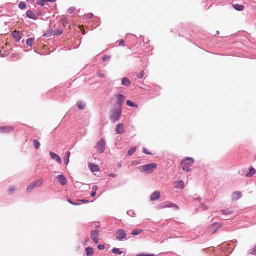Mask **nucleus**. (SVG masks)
Returning a JSON list of instances; mask_svg holds the SVG:
<instances>
[{
	"label": "nucleus",
	"instance_id": "6",
	"mask_svg": "<svg viewBox=\"0 0 256 256\" xmlns=\"http://www.w3.org/2000/svg\"><path fill=\"white\" fill-rule=\"evenodd\" d=\"M116 235V238L118 241H122L127 240L126 233L124 230H118Z\"/></svg>",
	"mask_w": 256,
	"mask_h": 256
},
{
	"label": "nucleus",
	"instance_id": "32",
	"mask_svg": "<svg viewBox=\"0 0 256 256\" xmlns=\"http://www.w3.org/2000/svg\"><path fill=\"white\" fill-rule=\"evenodd\" d=\"M142 232V230H140L138 229H136L132 232V236H137V235L140 234Z\"/></svg>",
	"mask_w": 256,
	"mask_h": 256
},
{
	"label": "nucleus",
	"instance_id": "49",
	"mask_svg": "<svg viewBox=\"0 0 256 256\" xmlns=\"http://www.w3.org/2000/svg\"><path fill=\"white\" fill-rule=\"evenodd\" d=\"M110 56H108L106 55H105L102 57V60L103 61L105 62V61L107 60H108L110 59Z\"/></svg>",
	"mask_w": 256,
	"mask_h": 256
},
{
	"label": "nucleus",
	"instance_id": "2",
	"mask_svg": "<svg viewBox=\"0 0 256 256\" xmlns=\"http://www.w3.org/2000/svg\"><path fill=\"white\" fill-rule=\"evenodd\" d=\"M194 159L191 158H186V159L182 162L180 165L184 171L189 172L190 167L194 164Z\"/></svg>",
	"mask_w": 256,
	"mask_h": 256
},
{
	"label": "nucleus",
	"instance_id": "15",
	"mask_svg": "<svg viewBox=\"0 0 256 256\" xmlns=\"http://www.w3.org/2000/svg\"><path fill=\"white\" fill-rule=\"evenodd\" d=\"M175 208L176 210H178L179 209V206L174 204H173L172 202H169L168 204H166L164 205H163L162 206V208Z\"/></svg>",
	"mask_w": 256,
	"mask_h": 256
},
{
	"label": "nucleus",
	"instance_id": "10",
	"mask_svg": "<svg viewBox=\"0 0 256 256\" xmlns=\"http://www.w3.org/2000/svg\"><path fill=\"white\" fill-rule=\"evenodd\" d=\"M58 182L62 185L65 186L67 184V180L64 176L62 174L58 175L57 176Z\"/></svg>",
	"mask_w": 256,
	"mask_h": 256
},
{
	"label": "nucleus",
	"instance_id": "36",
	"mask_svg": "<svg viewBox=\"0 0 256 256\" xmlns=\"http://www.w3.org/2000/svg\"><path fill=\"white\" fill-rule=\"evenodd\" d=\"M62 22L64 26H66L68 23V20L66 17H64L62 19Z\"/></svg>",
	"mask_w": 256,
	"mask_h": 256
},
{
	"label": "nucleus",
	"instance_id": "45",
	"mask_svg": "<svg viewBox=\"0 0 256 256\" xmlns=\"http://www.w3.org/2000/svg\"><path fill=\"white\" fill-rule=\"evenodd\" d=\"M136 256H154V254H137Z\"/></svg>",
	"mask_w": 256,
	"mask_h": 256
},
{
	"label": "nucleus",
	"instance_id": "13",
	"mask_svg": "<svg viewBox=\"0 0 256 256\" xmlns=\"http://www.w3.org/2000/svg\"><path fill=\"white\" fill-rule=\"evenodd\" d=\"M12 36L17 42H19L22 38L20 32L14 31L12 33Z\"/></svg>",
	"mask_w": 256,
	"mask_h": 256
},
{
	"label": "nucleus",
	"instance_id": "46",
	"mask_svg": "<svg viewBox=\"0 0 256 256\" xmlns=\"http://www.w3.org/2000/svg\"><path fill=\"white\" fill-rule=\"evenodd\" d=\"M46 2H48L47 1H45V0H40V1L39 2L38 4L41 6H44V4H45V3H46Z\"/></svg>",
	"mask_w": 256,
	"mask_h": 256
},
{
	"label": "nucleus",
	"instance_id": "19",
	"mask_svg": "<svg viewBox=\"0 0 256 256\" xmlns=\"http://www.w3.org/2000/svg\"><path fill=\"white\" fill-rule=\"evenodd\" d=\"M122 85L128 87L130 85L131 82L128 78H124L122 80Z\"/></svg>",
	"mask_w": 256,
	"mask_h": 256
},
{
	"label": "nucleus",
	"instance_id": "55",
	"mask_svg": "<svg viewBox=\"0 0 256 256\" xmlns=\"http://www.w3.org/2000/svg\"><path fill=\"white\" fill-rule=\"evenodd\" d=\"M239 174L241 176H244L246 174H245V171L244 170H242L240 171L239 172Z\"/></svg>",
	"mask_w": 256,
	"mask_h": 256
},
{
	"label": "nucleus",
	"instance_id": "11",
	"mask_svg": "<svg viewBox=\"0 0 256 256\" xmlns=\"http://www.w3.org/2000/svg\"><path fill=\"white\" fill-rule=\"evenodd\" d=\"M50 154L52 160H56L59 164H62V160L58 154L52 152H50Z\"/></svg>",
	"mask_w": 256,
	"mask_h": 256
},
{
	"label": "nucleus",
	"instance_id": "28",
	"mask_svg": "<svg viewBox=\"0 0 256 256\" xmlns=\"http://www.w3.org/2000/svg\"><path fill=\"white\" fill-rule=\"evenodd\" d=\"M34 40V39L32 38H28L26 41V45L32 48V46Z\"/></svg>",
	"mask_w": 256,
	"mask_h": 256
},
{
	"label": "nucleus",
	"instance_id": "37",
	"mask_svg": "<svg viewBox=\"0 0 256 256\" xmlns=\"http://www.w3.org/2000/svg\"><path fill=\"white\" fill-rule=\"evenodd\" d=\"M18 8L20 10H24L26 8V4L24 2H20L18 5Z\"/></svg>",
	"mask_w": 256,
	"mask_h": 256
},
{
	"label": "nucleus",
	"instance_id": "24",
	"mask_svg": "<svg viewBox=\"0 0 256 256\" xmlns=\"http://www.w3.org/2000/svg\"><path fill=\"white\" fill-rule=\"evenodd\" d=\"M70 155V152H68L64 157V162L66 165L68 164L69 162Z\"/></svg>",
	"mask_w": 256,
	"mask_h": 256
},
{
	"label": "nucleus",
	"instance_id": "58",
	"mask_svg": "<svg viewBox=\"0 0 256 256\" xmlns=\"http://www.w3.org/2000/svg\"><path fill=\"white\" fill-rule=\"evenodd\" d=\"M124 40H121L120 42V43H119V44L120 45H121V46H124Z\"/></svg>",
	"mask_w": 256,
	"mask_h": 256
},
{
	"label": "nucleus",
	"instance_id": "21",
	"mask_svg": "<svg viewBox=\"0 0 256 256\" xmlns=\"http://www.w3.org/2000/svg\"><path fill=\"white\" fill-rule=\"evenodd\" d=\"M234 8L238 12H241L244 10V6L243 5H240L238 4H233Z\"/></svg>",
	"mask_w": 256,
	"mask_h": 256
},
{
	"label": "nucleus",
	"instance_id": "30",
	"mask_svg": "<svg viewBox=\"0 0 256 256\" xmlns=\"http://www.w3.org/2000/svg\"><path fill=\"white\" fill-rule=\"evenodd\" d=\"M34 144L36 150L38 149L40 146V142L37 140H34Z\"/></svg>",
	"mask_w": 256,
	"mask_h": 256
},
{
	"label": "nucleus",
	"instance_id": "27",
	"mask_svg": "<svg viewBox=\"0 0 256 256\" xmlns=\"http://www.w3.org/2000/svg\"><path fill=\"white\" fill-rule=\"evenodd\" d=\"M112 252L117 255H120L123 254V252L120 250V248H114L112 250Z\"/></svg>",
	"mask_w": 256,
	"mask_h": 256
},
{
	"label": "nucleus",
	"instance_id": "8",
	"mask_svg": "<svg viewBox=\"0 0 256 256\" xmlns=\"http://www.w3.org/2000/svg\"><path fill=\"white\" fill-rule=\"evenodd\" d=\"M222 226V224L219 222H215L212 224L210 228V230L212 234H215L217 232L218 230Z\"/></svg>",
	"mask_w": 256,
	"mask_h": 256
},
{
	"label": "nucleus",
	"instance_id": "62",
	"mask_svg": "<svg viewBox=\"0 0 256 256\" xmlns=\"http://www.w3.org/2000/svg\"><path fill=\"white\" fill-rule=\"evenodd\" d=\"M196 200H200V198H196Z\"/></svg>",
	"mask_w": 256,
	"mask_h": 256
},
{
	"label": "nucleus",
	"instance_id": "60",
	"mask_svg": "<svg viewBox=\"0 0 256 256\" xmlns=\"http://www.w3.org/2000/svg\"><path fill=\"white\" fill-rule=\"evenodd\" d=\"M56 0H45V1H47L48 2H55Z\"/></svg>",
	"mask_w": 256,
	"mask_h": 256
},
{
	"label": "nucleus",
	"instance_id": "47",
	"mask_svg": "<svg viewBox=\"0 0 256 256\" xmlns=\"http://www.w3.org/2000/svg\"><path fill=\"white\" fill-rule=\"evenodd\" d=\"M200 208L202 209L203 210H205L208 209V207L204 204H201Z\"/></svg>",
	"mask_w": 256,
	"mask_h": 256
},
{
	"label": "nucleus",
	"instance_id": "22",
	"mask_svg": "<svg viewBox=\"0 0 256 256\" xmlns=\"http://www.w3.org/2000/svg\"><path fill=\"white\" fill-rule=\"evenodd\" d=\"M86 254L87 256H91L94 254L93 248L90 246H88L86 248Z\"/></svg>",
	"mask_w": 256,
	"mask_h": 256
},
{
	"label": "nucleus",
	"instance_id": "39",
	"mask_svg": "<svg viewBox=\"0 0 256 256\" xmlns=\"http://www.w3.org/2000/svg\"><path fill=\"white\" fill-rule=\"evenodd\" d=\"M62 34V31L61 30H56L54 32V35L56 36H61Z\"/></svg>",
	"mask_w": 256,
	"mask_h": 256
},
{
	"label": "nucleus",
	"instance_id": "57",
	"mask_svg": "<svg viewBox=\"0 0 256 256\" xmlns=\"http://www.w3.org/2000/svg\"><path fill=\"white\" fill-rule=\"evenodd\" d=\"M93 16H94V14H92L90 13L88 14V18H89V19L92 18Z\"/></svg>",
	"mask_w": 256,
	"mask_h": 256
},
{
	"label": "nucleus",
	"instance_id": "48",
	"mask_svg": "<svg viewBox=\"0 0 256 256\" xmlns=\"http://www.w3.org/2000/svg\"><path fill=\"white\" fill-rule=\"evenodd\" d=\"M144 76V72H142L138 75V78L140 79H142Z\"/></svg>",
	"mask_w": 256,
	"mask_h": 256
},
{
	"label": "nucleus",
	"instance_id": "23",
	"mask_svg": "<svg viewBox=\"0 0 256 256\" xmlns=\"http://www.w3.org/2000/svg\"><path fill=\"white\" fill-rule=\"evenodd\" d=\"M43 182L44 180L42 179H39L33 182L32 184L36 186V188H38L43 184Z\"/></svg>",
	"mask_w": 256,
	"mask_h": 256
},
{
	"label": "nucleus",
	"instance_id": "16",
	"mask_svg": "<svg viewBox=\"0 0 256 256\" xmlns=\"http://www.w3.org/2000/svg\"><path fill=\"white\" fill-rule=\"evenodd\" d=\"M88 168L92 172H98L100 170L98 165L91 163L88 164Z\"/></svg>",
	"mask_w": 256,
	"mask_h": 256
},
{
	"label": "nucleus",
	"instance_id": "33",
	"mask_svg": "<svg viewBox=\"0 0 256 256\" xmlns=\"http://www.w3.org/2000/svg\"><path fill=\"white\" fill-rule=\"evenodd\" d=\"M67 201L68 202L74 206H80L81 204H80L79 202H73L70 198H67Z\"/></svg>",
	"mask_w": 256,
	"mask_h": 256
},
{
	"label": "nucleus",
	"instance_id": "50",
	"mask_svg": "<svg viewBox=\"0 0 256 256\" xmlns=\"http://www.w3.org/2000/svg\"><path fill=\"white\" fill-rule=\"evenodd\" d=\"M105 248V246L104 245V244H99L98 246V248L100 250H104Z\"/></svg>",
	"mask_w": 256,
	"mask_h": 256
},
{
	"label": "nucleus",
	"instance_id": "5",
	"mask_svg": "<svg viewBox=\"0 0 256 256\" xmlns=\"http://www.w3.org/2000/svg\"><path fill=\"white\" fill-rule=\"evenodd\" d=\"M115 98H116L117 101L114 104V107H120L122 108V104L125 100V96L122 94H118L115 95Z\"/></svg>",
	"mask_w": 256,
	"mask_h": 256
},
{
	"label": "nucleus",
	"instance_id": "41",
	"mask_svg": "<svg viewBox=\"0 0 256 256\" xmlns=\"http://www.w3.org/2000/svg\"><path fill=\"white\" fill-rule=\"evenodd\" d=\"M127 214L131 217H134L135 215V212L134 210H130L127 212Z\"/></svg>",
	"mask_w": 256,
	"mask_h": 256
},
{
	"label": "nucleus",
	"instance_id": "35",
	"mask_svg": "<svg viewBox=\"0 0 256 256\" xmlns=\"http://www.w3.org/2000/svg\"><path fill=\"white\" fill-rule=\"evenodd\" d=\"M248 254L251 255H256V246L254 248L250 250L248 252Z\"/></svg>",
	"mask_w": 256,
	"mask_h": 256
},
{
	"label": "nucleus",
	"instance_id": "40",
	"mask_svg": "<svg viewBox=\"0 0 256 256\" xmlns=\"http://www.w3.org/2000/svg\"><path fill=\"white\" fill-rule=\"evenodd\" d=\"M52 30H50L47 31L46 33L44 34V36L49 37L52 34Z\"/></svg>",
	"mask_w": 256,
	"mask_h": 256
},
{
	"label": "nucleus",
	"instance_id": "59",
	"mask_svg": "<svg viewBox=\"0 0 256 256\" xmlns=\"http://www.w3.org/2000/svg\"><path fill=\"white\" fill-rule=\"evenodd\" d=\"M96 194V192H92L90 194V196H91V197H94V196H95Z\"/></svg>",
	"mask_w": 256,
	"mask_h": 256
},
{
	"label": "nucleus",
	"instance_id": "18",
	"mask_svg": "<svg viewBox=\"0 0 256 256\" xmlns=\"http://www.w3.org/2000/svg\"><path fill=\"white\" fill-rule=\"evenodd\" d=\"M160 192L156 191L151 194L150 200L154 201L160 198Z\"/></svg>",
	"mask_w": 256,
	"mask_h": 256
},
{
	"label": "nucleus",
	"instance_id": "51",
	"mask_svg": "<svg viewBox=\"0 0 256 256\" xmlns=\"http://www.w3.org/2000/svg\"><path fill=\"white\" fill-rule=\"evenodd\" d=\"M90 240V238L88 237L86 238L85 240H84V244L86 245V246L88 244Z\"/></svg>",
	"mask_w": 256,
	"mask_h": 256
},
{
	"label": "nucleus",
	"instance_id": "52",
	"mask_svg": "<svg viewBox=\"0 0 256 256\" xmlns=\"http://www.w3.org/2000/svg\"><path fill=\"white\" fill-rule=\"evenodd\" d=\"M98 188L97 186H94L92 188V192H96V191L98 190Z\"/></svg>",
	"mask_w": 256,
	"mask_h": 256
},
{
	"label": "nucleus",
	"instance_id": "31",
	"mask_svg": "<svg viewBox=\"0 0 256 256\" xmlns=\"http://www.w3.org/2000/svg\"><path fill=\"white\" fill-rule=\"evenodd\" d=\"M136 151V147H132L128 152V156H131L133 154H134Z\"/></svg>",
	"mask_w": 256,
	"mask_h": 256
},
{
	"label": "nucleus",
	"instance_id": "4",
	"mask_svg": "<svg viewBox=\"0 0 256 256\" xmlns=\"http://www.w3.org/2000/svg\"><path fill=\"white\" fill-rule=\"evenodd\" d=\"M106 144L105 140L103 138H101L96 146L98 152L100 154H102L104 152L106 149Z\"/></svg>",
	"mask_w": 256,
	"mask_h": 256
},
{
	"label": "nucleus",
	"instance_id": "53",
	"mask_svg": "<svg viewBox=\"0 0 256 256\" xmlns=\"http://www.w3.org/2000/svg\"><path fill=\"white\" fill-rule=\"evenodd\" d=\"M78 200V202H82V204H86V203L89 202V201L88 200Z\"/></svg>",
	"mask_w": 256,
	"mask_h": 256
},
{
	"label": "nucleus",
	"instance_id": "43",
	"mask_svg": "<svg viewBox=\"0 0 256 256\" xmlns=\"http://www.w3.org/2000/svg\"><path fill=\"white\" fill-rule=\"evenodd\" d=\"M76 9L74 7H71L69 8L68 10V14H72L75 11Z\"/></svg>",
	"mask_w": 256,
	"mask_h": 256
},
{
	"label": "nucleus",
	"instance_id": "7",
	"mask_svg": "<svg viewBox=\"0 0 256 256\" xmlns=\"http://www.w3.org/2000/svg\"><path fill=\"white\" fill-rule=\"evenodd\" d=\"M91 238L95 244L98 243L99 231L94 230L91 232Z\"/></svg>",
	"mask_w": 256,
	"mask_h": 256
},
{
	"label": "nucleus",
	"instance_id": "12",
	"mask_svg": "<svg viewBox=\"0 0 256 256\" xmlns=\"http://www.w3.org/2000/svg\"><path fill=\"white\" fill-rule=\"evenodd\" d=\"M116 132L118 134H122L124 132V124H118L116 128Z\"/></svg>",
	"mask_w": 256,
	"mask_h": 256
},
{
	"label": "nucleus",
	"instance_id": "20",
	"mask_svg": "<svg viewBox=\"0 0 256 256\" xmlns=\"http://www.w3.org/2000/svg\"><path fill=\"white\" fill-rule=\"evenodd\" d=\"M26 16L28 18H29L30 19H32V20L36 19V16L35 14L31 10H28L26 12Z\"/></svg>",
	"mask_w": 256,
	"mask_h": 256
},
{
	"label": "nucleus",
	"instance_id": "9",
	"mask_svg": "<svg viewBox=\"0 0 256 256\" xmlns=\"http://www.w3.org/2000/svg\"><path fill=\"white\" fill-rule=\"evenodd\" d=\"M14 130V128L12 126H2L0 128V132L10 133Z\"/></svg>",
	"mask_w": 256,
	"mask_h": 256
},
{
	"label": "nucleus",
	"instance_id": "38",
	"mask_svg": "<svg viewBox=\"0 0 256 256\" xmlns=\"http://www.w3.org/2000/svg\"><path fill=\"white\" fill-rule=\"evenodd\" d=\"M178 183L179 184V186H178V188H180L181 190H182L184 188V183L182 182V180H179L178 181ZM176 188H178V187H176Z\"/></svg>",
	"mask_w": 256,
	"mask_h": 256
},
{
	"label": "nucleus",
	"instance_id": "44",
	"mask_svg": "<svg viewBox=\"0 0 256 256\" xmlns=\"http://www.w3.org/2000/svg\"><path fill=\"white\" fill-rule=\"evenodd\" d=\"M143 152L148 155H151L152 152H149L148 150L145 148H143Z\"/></svg>",
	"mask_w": 256,
	"mask_h": 256
},
{
	"label": "nucleus",
	"instance_id": "42",
	"mask_svg": "<svg viewBox=\"0 0 256 256\" xmlns=\"http://www.w3.org/2000/svg\"><path fill=\"white\" fill-rule=\"evenodd\" d=\"M15 190V188L14 187H10L8 190V192L10 194H12Z\"/></svg>",
	"mask_w": 256,
	"mask_h": 256
},
{
	"label": "nucleus",
	"instance_id": "14",
	"mask_svg": "<svg viewBox=\"0 0 256 256\" xmlns=\"http://www.w3.org/2000/svg\"><path fill=\"white\" fill-rule=\"evenodd\" d=\"M242 193L240 192H234L232 194V199L234 200H237L242 197Z\"/></svg>",
	"mask_w": 256,
	"mask_h": 256
},
{
	"label": "nucleus",
	"instance_id": "1",
	"mask_svg": "<svg viewBox=\"0 0 256 256\" xmlns=\"http://www.w3.org/2000/svg\"><path fill=\"white\" fill-rule=\"evenodd\" d=\"M122 112V108L116 107V106L114 107L110 115V119L112 122L114 123L118 121L121 117Z\"/></svg>",
	"mask_w": 256,
	"mask_h": 256
},
{
	"label": "nucleus",
	"instance_id": "26",
	"mask_svg": "<svg viewBox=\"0 0 256 256\" xmlns=\"http://www.w3.org/2000/svg\"><path fill=\"white\" fill-rule=\"evenodd\" d=\"M222 213L224 215H230L233 214V211L228 208L226 210H222Z\"/></svg>",
	"mask_w": 256,
	"mask_h": 256
},
{
	"label": "nucleus",
	"instance_id": "61",
	"mask_svg": "<svg viewBox=\"0 0 256 256\" xmlns=\"http://www.w3.org/2000/svg\"><path fill=\"white\" fill-rule=\"evenodd\" d=\"M34 0H26L27 2H32V1H34Z\"/></svg>",
	"mask_w": 256,
	"mask_h": 256
},
{
	"label": "nucleus",
	"instance_id": "29",
	"mask_svg": "<svg viewBox=\"0 0 256 256\" xmlns=\"http://www.w3.org/2000/svg\"><path fill=\"white\" fill-rule=\"evenodd\" d=\"M126 104L129 106L134 107V108H138V104L134 103L133 102H131L130 100H128L126 101Z\"/></svg>",
	"mask_w": 256,
	"mask_h": 256
},
{
	"label": "nucleus",
	"instance_id": "3",
	"mask_svg": "<svg viewBox=\"0 0 256 256\" xmlns=\"http://www.w3.org/2000/svg\"><path fill=\"white\" fill-rule=\"evenodd\" d=\"M157 166V164L153 163L146 164L140 168L141 172H144L147 174H150L153 172L154 169Z\"/></svg>",
	"mask_w": 256,
	"mask_h": 256
},
{
	"label": "nucleus",
	"instance_id": "56",
	"mask_svg": "<svg viewBox=\"0 0 256 256\" xmlns=\"http://www.w3.org/2000/svg\"><path fill=\"white\" fill-rule=\"evenodd\" d=\"M108 176L110 177L115 178L116 176V175L114 174H108Z\"/></svg>",
	"mask_w": 256,
	"mask_h": 256
},
{
	"label": "nucleus",
	"instance_id": "17",
	"mask_svg": "<svg viewBox=\"0 0 256 256\" xmlns=\"http://www.w3.org/2000/svg\"><path fill=\"white\" fill-rule=\"evenodd\" d=\"M256 172L255 169L252 168L249 169L248 171L246 172L245 176L248 178H252L255 174Z\"/></svg>",
	"mask_w": 256,
	"mask_h": 256
},
{
	"label": "nucleus",
	"instance_id": "54",
	"mask_svg": "<svg viewBox=\"0 0 256 256\" xmlns=\"http://www.w3.org/2000/svg\"><path fill=\"white\" fill-rule=\"evenodd\" d=\"M97 75H98V76L99 78H104V74H102V73H101L100 72H98Z\"/></svg>",
	"mask_w": 256,
	"mask_h": 256
},
{
	"label": "nucleus",
	"instance_id": "34",
	"mask_svg": "<svg viewBox=\"0 0 256 256\" xmlns=\"http://www.w3.org/2000/svg\"><path fill=\"white\" fill-rule=\"evenodd\" d=\"M35 188H36V186L32 183L31 184H30V186H28V188H26V191L28 192H30L31 191H32Z\"/></svg>",
	"mask_w": 256,
	"mask_h": 256
},
{
	"label": "nucleus",
	"instance_id": "25",
	"mask_svg": "<svg viewBox=\"0 0 256 256\" xmlns=\"http://www.w3.org/2000/svg\"><path fill=\"white\" fill-rule=\"evenodd\" d=\"M78 107L79 110H84L86 108V104L83 102H77Z\"/></svg>",
	"mask_w": 256,
	"mask_h": 256
}]
</instances>
